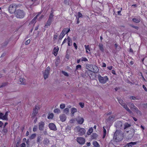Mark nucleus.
<instances>
[{"label": "nucleus", "instance_id": "f257e3e1", "mask_svg": "<svg viewBox=\"0 0 147 147\" xmlns=\"http://www.w3.org/2000/svg\"><path fill=\"white\" fill-rule=\"evenodd\" d=\"M123 134L121 130H116L114 134L113 139L116 142H118L123 140Z\"/></svg>", "mask_w": 147, "mask_h": 147}, {"label": "nucleus", "instance_id": "f03ea898", "mask_svg": "<svg viewBox=\"0 0 147 147\" xmlns=\"http://www.w3.org/2000/svg\"><path fill=\"white\" fill-rule=\"evenodd\" d=\"M14 15L17 18L22 19L25 16V13L23 10L18 9L15 12Z\"/></svg>", "mask_w": 147, "mask_h": 147}, {"label": "nucleus", "instance_id": "7ed1b4c3", "mask_svg": "<svg viewBox=\"0 0 147 147\" xmlns=\"http://www.w3.org/2000/svg\"><path fill=\"white\" fill-rule=\"evenodd\" d=\"M98 78L100 82L102 84H105L108 80V78L107 76L102 77L100 75H98Z\"/></svg>", "mask_w": 147, "mask_h": 147}, {"label": "nucleus", "instance_id": "20e7f679", "mask_svg": "<svg viewBox=\"0 0 147 147\" xmlns=\"http://www.w3.org/2000/svg\"><path fill=\"white\" fill-rule=\"evenodd\" d=\"M117 99L120 104L128 112L130 113H132L131 111L129 109L126 104L123 102V100L122 99H119L118 98Z\"/></svg>", "mask_w": 147, "mask_h": 147}, {"label": "nucleus", "instance_id": "39448f33", "mask_svg": "<svg viewBox=\"0 0 147 147\" xmlns=\"http://www.w3.org/2000/svg\"><path fill=\"white\" fill-rule=\"evenodd\" d=\"M17 6L15 4H11L9 7V12L11 13H15V12L16 11V7Z\"/></svg>", "mask_w": 147, "mask_h": 147}, {"label": "nucleus", "instance_id": "423d86ee", "mask_svg": "<svg viewBox=\"0 0 147 147\" xmlns=\"http://www.w3.org/2000/svg\"><path fill=\"white\" fill-rule=\"evenodd\" d=\"M127 133H128L127 137L128 139H131L133 136L135 132L133 129H130L129 131H127Z\"/></svg>", "mask_w": 147, "mask_h": 147}, {"label": "nucleus", "instance_id": "0eeeda50", "mask_svg": "<svg viewBox=\"0 0 147 147\" xmlns=\"http://www.w3.org/2000/svg\"><path fill=\"white\" fill-rule=\"evenodd\" d=\"M8 112L6 111L4 115L2 113H0V119L3 120H8Z\"/></svg>", "mask_w": 147, "mask_h": 147}, {"label": "nucleus", "instance_id": "6e6552de", "mask_svg": "<svg viewBox=\"0 0 147 147\" xmlns=\"http://www.w3.org/2000/svg\"><path fill=\"white\" fill-rule=\"evenodd\" d=\"M39 109V108L38 106H35V107L33 109V111L32 115V118H34L36 116L38 113V110Z\"/></svg>", "mask_w": 147, "mask_h": 147}, {"label": "nucleus", "instance_id": "1a4fd4ad", "mask_svg": "<svg viewBox=\"0 0 147 147\" xmlns=\"http://www.w3.org/2000/svg\"><path fill=\"white\" fill-rule=\"evenodd\" d=\"M50 70V67L49 66L45 69V72L43 73L44 77L45 80L48 78Z\"/></svg>", "mask_w": 147, "mask_h": 147}, {"label": "nucleus", "instance_id": "9d476101", "mask_svg": "<svg viewBox=\"0 0 147 147\" xmlns=\"http://www.w3.org/2000/svg\"><path fill=\"white\" fill-rule=\"evenodd\" d=\"M77 142L80 144H84L85 142V139L82 137H78L77 138Z\"/></svg>", "mask_w": 147, "mask_h": 147}, {"label": "nucleus", "instance_id": "9b49d317", "mask_svg": "<svg viewBox=\"0 0 147 147\" xmlns=\"http://www.w3.org/2000/svg\"><path fill=\"white\" fill-rule=\"evenodd\" d=\"M77 128L78 131L79 132V134L80 136H82L86 132V130L84 128H80V127H78Z\"/></svg>", "mask_w": 147, "mask_h": 147}, {"label": "nucleus", "instance_id": "f8f14e48", "mask_svg": "<svg viewBox=\"0 0 147 147\" xmlns=\"http://www.w3.org/2000/svg\"><path fill=\"white\" fill-rule=\"evenodd\" d=\"M45 123L42 121H40L39 123L38 128L40 131H42L44 130Z\"/></svg>", "mask_w": 147, "mask_h": 147}, {"label": "nucleus", "instance_id": "ddd939ff", "mask_svg": "<svg viewBox=\"0 0 147 147\" xmlns=\"http://www.w3.org/2000/svg\"><path fill=\"white\" fill-rule=\"evenodd\" d=\"M138 142H131L123 147H134V145L136 144Z\"/></svg>", "mask_w": 147, "mask_h": 147}, {"label": "nucleus", "instance_id": "4468645a", "mask_svg": "<svg viewBox=\"0 0 147 147\" xmlns=\"http://www.w3.org/2000/svg\"><path fill=\"white\" fill-rule=\"evenodd\" d=\"M131 105L133 107L134 109L135 110V112L137 114L140 115H142V113L141 111L139 110L133 103L131 104Z\"/></svg>", "mask_w": 147, "mask_h": 147}, {"label": "nucleus", "instance_id": "2eb2a0df", "mask_svg": "<svg viewBox=\"0 0 147 147\" xmlns=\"http://www.w3.org/2000/svg\"><path fill=\"white\" fill-rule=\"evenodd\" d=\"M49 127L51 130L53 131H56L57 130L55 125L53 123H50L49 125Z\"/></svg>", "mask_w": 147, "mask_h": 147}, {"label": "nucleus", "instance_id": "dca6fc26", "mask_svg": "<svg viewBox=\"0 0 147 147\" xmlns=\"http://www.w3.org/2000/svg\"><path fill=\"white\" fill-rule=\"evenodd\" d=\"M20 143V140L19 138H18L16 139V141H15L13 142V146L14 147H18Z\"/></svg>", "mask_w": 147, "mask_h": 147}, {"label": "nucleus", "instance_id": "f3484780", "mask_svg": "<svg viewBox=\"0 0 147 147\" xmlns=\"http://www.w3.org/2000/svg\"><path fill=\"white\" fill-rule=\"evenodd\" d=\"M54 13V11L53 9H52V10L51 11L50 13L49 17L48 20H51L52 21H53V15Z\"/></svg>", "mask_w": 147, "mask_h": 147}, {"label": "nucleus", "instance_id": "a211bd4d", "mask_svg": "<svg viewBox=\"0 0 147 147\" xmlns=\"http://www.w3.org/2000/svg\"><path fill=\"white\" fill-rule=\"evenodd\" d=\"M76 121L78 124H82L84 122V119L82 117H79L77 119Z\"/></svg>", "mask_w": 147, "mask_h": 147}, {"label": "nucleus", "instance_id": "6ab92c4d", "mask_svg": "<svg viewBox=\"0 0 147 147\" xmlns=\"http://www.w3.org/2000/svg\"><path fill=\"white\" fill-rule=\"evenodd\" d=\"M59 50V48L58 47H54L53 51V54L55 56L57 55Z\"/></svg>", "mask_w": 147, "mask_h": 147}, {"label": "nucleus", "instance_id": "aec40b11", "mask_svg": "<svg viewBox=\"0 0 147 147\" xmlns=\"http://www.w3.org/2000/svg\"><path fill=\"white\" fill-rule=\"evenodd\" d=\"M70 28H64L63 30L61 33H64V34L65 35L67 34L70 31Z\"/></svg>", "mask_w": 147, "mask_h": 147}, {"label": "nucleus", "instance_id": "412c9836", "mask_svg": "<svg viewBox=\"0 0 147 147\" xmlns=\"http://www.w3.org/2000/svg\"><path fill=\"white\" fill-rule=\"evenodd\" d=\"M53 22V21H52L48 19V20L47 21V23H46L45 26V28H47Z\"/></svg>", "mask_w": 147, "mask_h": 147}, {"label": "nucleus", "instance_id": "4be33fe9", "mask_svg": "<svg viewBox=\"0 0 147 147\" xmlns=\"http://www.w3.org/2000/svg\"><path fill=\"white\" fill-rule=\"evenodd\" d=\"M92 69L91 71L94 73H97L98 71V67L96 65H93L92 66Z\"/></svg>", "mask_w": 147, "mask_h": 147}, {"label": "nucleus", "instance_id": "5701e85b", "mask_svg": "<svg viewBox=\"0 0 147 147\" xmlns=\"http://www.w3.org/2000/svg\"><path fill=\"white\" fill-rule=\"evenodd\" d=\"M60 120L62 121H65L66 119V117L65 115L64 114H62L59 117Z\"/></svg>", "mask_w": 147, "mask_h": 147}, {"label": "nucleus", "instance_id": "b1692460", "mask_svg": "<svg viewBox=\"0 0 147 147\" xmlns=\"http://www.w3.org/2000/svg\"><path fill=\"white\" fill-rule=\"evenodd\" d=\"M67 40H68V46H70L72 45V39L69 36H68L67 38Z\"/></svg>", "mask_w": 147, "mask_h": 147}, {"label": "nucleus", "instance_id": "393cba45", "mask_svg": "<svg viewBox=\"0 0 147 147\" xmlns=\"http://www.w3.org/2000/svg\"><path fill=\"white\" fill-rule=\"evenodd\" d=\"M84 47L86 50V53H88V50L89 51H90V48L89 45H84Z\"/></svg>", "mask_w": 147, "mask_h": 147}, {"label": "nucleus", "instance_id": "a878e982", "mask_svg": "<svg viewBox=\"0 0 147 147\" xmlns=\"http://www.w3.org/2000/svg\"><path fill=\"white\" fill-rule=\"evenodd\" d=\"M93 144L95 147H100L99 144L96 141H94L93 142Z\"/></svg>", "mask_w": 147, "mask_h": 147}, {"label": "nucleus", "instance_id": "bb28decb", "mask_svg": "<svg viewBox=\"0 0 147 147\" xmlns=\"http://www.w3.org/2000/svg\"><path fill=\"white\" fill-rule=\"evenodd\" d=\"M40 14H37L32 20L31 22L33 23H35L36 22V20L37 19L38 16H39Z\"/></svg>", "mask_w": 147, "mask_h": 147}, {"label": "nucleus", "instance_id": "cd10ccee", "mask_svg": "<svg viewBox=\"0 0 147 147\" xmlns=\"http://www.w3.org/2000/svg\"><path fill=\"white\" fill-rule=\"evenodd\" d=\"M20 81L21 82L20 84L23 85L25 84V80L24 78H20Z\"/></svg>", "mask_w": 147, "mask_h": 147}, {"label": "nucleus", "instance_id": "c85d7f7f", "mask_svg": "<svg viewBox=\"0 0 147 147\" xmlns=\"http://www.w3.org/2000/svg\"><path fill=\"white\" fill-rule=\"evenodd\" d=\"M132 21L136 23H138L140 21V18H134L132 19Z\"/></svg>", "mask_w": 147, "mask_h": 147}, {"label": "nucleus", "instance_id": "c756f323", "mask_svg": "<svg viewBox=\"0 0 147 147\" xmlns=\"http://www.w3.org/2000/svg\"><path fill=\"white\" fill-rule=\"evenodd\" d=\"M93 131V129L92 127L90 128L88 130L87 132V134L88 135H90L92 132Z\"/></svg>", "mask_w": 147, "mask_h": 147}, {"label": "nucleus", "instance_id": "7c9ffc66", "mask_svg": "<svg viewBox=\"0 0 147 147\" xmlns=\"http://www.w3.org/2000/svg\"><path fill=\"white\" fill-rule=\"evenodd\" d=\"M49 141L47 138L45 139L43 141V143L45 145H47L49 143Z\"/></svg>", "mask_w": 147, "mask_h": 147}, {"label": "nucleus", "instance_id": "2f4dec72", "mask_svg": "<svg viewBox=\"0 0 147 147\" xmlns=\"http://www.w3.org/2000/svg\"><path fill=\"white\" fill-rule=\"evenodd\" d=\"M36 136V134H32L29 137V138L30 140H32L34 139Z\"/></svg>", "mask_w": 147, "mask_h": 147}, {"label": "nucleus", "instance_id": "473e14b6", "mask_svg": "<svg viewBox=\"0 0 147 147\" xmlns=\"http://www.w3.org/2000/svg\"><path fill=\"white\" fill-rule=\"evenodd\" d=\"M77 111V109L76 108H73L71 109V113L72 114H74L75 112H76Z\"/></svg>", "mask_w": 147, "mask_h": 147}, {"label": "nucleus", "instance_id": "72a5a7b5", "mask_svg": "<svg viewBox=\"0 0 147 147\" xmlns=\"http://www.w3.org/2000/svg\"><path fill=\"white\" fill-rule=\"evenodd\" d=\"M107 131L106 129L103 127V133L102 136V138H104L106 136Z\"/></svg>", "mask_w": 147, "mask_h": 147}, {"label": "nucleus", "instance_id": "f704fd0d", "mask_svg": "<svg viewBox=\"0 0 147 147\" xmlns=\"http://www.w3.org/2000/svg\"><path fill=\"white\" fill-rule=\"evenodd\" d=\"M54 116L53 114V113H51L48 115L47 117V118L48 119H52Z\"/></svg>", "mask_w": 147, "mask_h": 147}, {"label": "nucleus", "instance_id": "c9c22d12", "mask_svg": "<svg viewBox=\"0 0 147 147\" xmlns=\"http://www.w3.org/2000/svg\"><path fill=\"white\" fill-rule=\"evenodd\" d=\"M131 126V125L128 123H125L124 124V129H125L126 128Z\"/></svg>", "mask_w": 147, "mask_h": 147}, {"label": "nucleus", "instance_id": "e433bc0d", "mask_svg": "<svg viewBox=\"0 0 147 147\" xmlns=\"http://www.w3.org/2000/svg\"><path fill=\"white\" fill-rule=\"evenodd\" d=\"M82 69V66L80 65H78L76 67V70H77L78 69L81 70Z\"/></svg>", "mask_w": 147, "mask_h": 147}, {"label": "nucleus", "instance_id": "4c0bfd02", "mask_svg": "<svg viewBox=\"0 0 147 147\" xmlns=\"http://www.w3.org/2000/svg\"><path fill=\"white\" fill-rule=\"evenodd\" d=\"M99 48L100 49L101 51H103L104 48H103V45L102 44H100L99 46Z\"/></svg>", "mask_w": 147, "mask_h": 147}, {"label": "nucleus", "instance_id": "58836bf2", "mask_svg": "<svg viewBox=\"0 0 147 147\" xmlns=\"http://www.w3.org/2000/svg\"><path fill=\"white\" fill-rule=\"evenodd\" d=\"M54 112L55 113H59L60 112V110L58 109H56L54 110Z\"/></svg>", "mask_w": 147, "mask_h": 147}, {"label": "nucleus", "instance_id": "ea45409f", "mask_svg": "<svg viewBox=\"0 0 147 147\" xmlns=\"http://www.w3.org/2000/svg\"><path fill=\"white\" fill-rule=\"evenodd\" d=\"M7 129L5 127H3V129L2 130V131L5 133H6L7 132Z\"/></svg>", "mask_w": 147, "mask_h": 147}, {"label": "nucleus", "instance_id": "a19ab883", "mask_svg": "<svg viewBox=\"0 0 147 147\" xmlns=\"http://www.w3.org/2000/svg\"><path fill=\"white\" fill-rule=\"evenodd\" d=\"M37 129V126L36 125H34L33 128V131L34 132L36 131Z\"/></svg>", "mask_w": 147, "mask_h": 147}, {"label": "nucleus", "instance_id": "79ce46f5", "mask_svg": "<svg viewBox=\"0 0 147 147\" xmlns=\"http://www.w3.org/2000/svg\"><path fill=\"white\" fill-rule=\"evenodd\" d=\"M81 61H88V60L86 57H82L81 59Z\"/></svg>", "mask_w": 147, "mask_h": 147}, {"label": "nucleus", "instance_id": "37998d69", "mask_svg": "<svg viewBox=\"0 0 147 147\" xmlns=\"http://www.w3.org/2000/svg\"><path fill=\"white\" fill-rule=\"evenodd\" d=\"M7 83L6 82L3 83H2V84L0 86V88L2 87H3L6 86L7 85Z\"/></svg>", "mask_w": 147, "mask_h": 147}, {"label": "nucleus", "instance_id": "c03bdc74", "mask_svg": "<svg viewBox=\"0 0 147 147\" xmlns=\"http://www.w3.org/2000/svg\"><path fill=\"white\" fill-rule=\"evenodd\" d=\"M69 0H64V3L65 5H69Z\"/></svg>", "mask_w": 147, "mask_h": 147}, {"label": "nucleus", "instance_id": "a18cd8bd", "mask_svg": "<svg viewBox=\"0 0 147 147\" xmlns=\"http://www.w3.org/2000/svg\"><path fill=\"white\" fill-rule=\"evenodd\" d=\"M82 15L80 12H78V18H82Z\"/></svg>", "mask_w": 147, "mask_h": 147}, {"label": "nucleus", "instance_id": "49530a36", "mask_svg": "<svg viewBox=\"0 0 147 147\" xmlns=\"http://www.w3.org/2000/svg\"><path fill=\"white\" fill-rule=\"evenodd\" d=\"M65 36V35L64 34V33H61L59 36V38L61 39L63 37Z\"/></svg>", "mask_w": 147, "mask_h": 147}, {"label": "nucleus", "instance_id": "de8ad7c7", "mask_svg": "<svg viewBox=\"0 0 147 147\" xmlns=\"http://www.w3.org/2000/svg\"><path fill=\"white\" fill-rule=\"evenodd\" d=\"M65 107V105L64 104H61L60 105V108L61 109L64 108Z\"/></svg>", "mask_w": 147, "mask_h": 147}, {"label": "nucleus", "instance_id": "09e8293b", "mask_svg": "<svg viewBox=\"0 0 147 147\" xmlns=\"http://www.w3.org/2000/svg\"><path fill=\"white\" fill-rule=\"evenodd\" d=\"M41 136H39L37 137V142H40L41 140Z\"/></svg>", "mask_w": 147, "mask_h": 147}, {"label": "nucleus", "instance_id": "8fccbe9b", "mask_svg": "<svg viewBox=\"0 0 147 147\" xmlns=\"http://www.w3.org/2000/svg\"><path fill=\"white\" fill-rule=\"evenodd\" d=\"M62 73L65 76H69L68 73L65 71H62Z\"/></svg>", "mask_w": 147, "mask_h": 147}, {"label": "nucleus", "instance_id": "3c124183", "mask_svg": "<svg viewBox=\"0 0 147 147\" xmlns=\"http://www.w3.org/2000/svg\"><path fill=\"white\" fill-rule=\"evenodd\" d=\"M8 41H5L2 44V46L3 47L6 46L8 44Z\"/></svg>", "mask_w": 147, "mask_h": 147}, {"label": "nucleus", "instance_id": "603ef678", "mask_svg": "<svg viewBox=\"0 0 147 147\" xmlns=\"http://www.w3.org/2000/svg\"><path fill=\"white\" fill-rule=\"evenodd\" d=\"M130 26L137 30H138L139 29V27L138 26H135L132 25H131Z\"/></svg>", "mask_w": 147, "mask_h": 147}, {"label": "nucleus", "instance_id": "864d4df0", "mask_svg": "<svg viewBox=\"0 0 147 147\" xmlns=\"http://www.w3.org/2000/svg\"><path fill=\"white\" fill-rule=\"evenodd\" d=\"M79 104L81 108H82L84 107V104L83 103L80 102H79Z\"/></svg>", "mask_w": 147, "mask_h": 147}, {"label": "nucleus", "instance_id": "5fc2aeb1", "mask_svg": "<svg viewBox=\"0 0 147 147\" xmlns=\"http://www.w3.org/2000/svg\"><path fill=\"white\" fill-rule=\"evenodd\" d=\"M30 39H28V40H27L25 44L26 45H28L30 43Z\"/></svg>", "mask_w": 147, "mask_h": 147}, {"label": "nucleus", "instance_id": "6e6d98bb", "mask_svg": "<svg viewBox=\"0 0 147 147\" xmlns=\"http://www.w3.org/2000/svg\"><path fill=\"white\" fill-rule=\"evenodd\" d=\"M129 98L132 100H136V97L133 96H130Z\"/></svg>", "mask_w": 147, "mask_h": 147}, {"label": "nucleus", "instance_id": "4d7b16f0", "mask_svg": "<svg viewBox=\"0 0 147 147\" xmlns=\"http://www.w3.org/2000/svg\"><path fill=\"white\" fill-rule=\"evenodd\" d=\"M26 147V145L25 143H22L21 145H20V147Z\"/></svg>", "mask_w": 147, "mask_h": 147}, {"label": "nucleus", "instance_id": "13d9d810", "mask_svg": "<svg viewBox=\"0 0 147 147\" xmlns=\"http://www.w3.org/2000/svg\"><path fill=\"white\" fill-rule=\"evenodd\" d=\"M143 107L144 108H147V103H144L142 104Z\"/></svg>", "mask_w": 147, "mask_h": 147}, {"label": "nucleus", "instance_id": "bf43d9fd", "mask_svg": "<svg viewBox=\"0 0 147 147\" xmlns=\"http://www.w3.org/2000/svg\"><path fill=\"white\" fill-rule=\"evenodd\" d=\"M73 45L75 47V49H77V46L76 43L75 42L74 43Z\"/></svg>", "mask_w": 147, "mask_h": 147}, {"label": "nucleus", "instance_id": "052dcab7", "mask_svg": "<svg viewBox=\"0 0 147 147\" xmlns=\"http://www.w3.org/2000/svg\"><path fill=\"white\" fill-rule=\"evenodd\" d=\"M142 87L143 89H144L145 91L146 92L147 91V89L146 88L145 86L144 85H143L142 86Z\"/></svg>", "mask_w": 147, "mask_h": 147}, {"label": "nucleus", "instance_id": "680f3d73", "mask_svg": "<svg viewBox=\"0 0 147 147\" xmlns=\"http://www.w3.org/2000/svg\"><path fill=\"white\" fill-rule=\"evenodd\" d=\"M112 68H113V66H108V67H107V69L109 70H111L112 69Z\"/></svg>", "mask_w": 147, "mask_h": 147}, {"label": "nucleus", "instance_id": "e2e57ef3", "mask_svg": "<svg viewBox=\"0 0 147 147\" xmlns=\"http://www.w3.org/2000/svg\"><path fill=\"white\" fill-rule=\"evenodd\" d=\"M3 125V123L1 121H0V127H2Z\"/></svg>", "mask_w": 147, "mask_h": 147}, {"label": "nucleus", "instance_id": "0e129e2a", "mask_svg": "<svg viewBox=\"0 0 147 147\" xmlns=\"http://www.w3.org/2000/svg\"><path fill=\"white\" fill-rule=\"evenodd\" d=\"M57 36L56 35H54L53 36V39L54 40L56 39L57 38Z\"/></svg>", "mask_w": 147, "mask_h": 147}, {"label": "nucleus", "instance_id": "69168bd1", "mask_svg": "<svg viewBox=\"0 0 147 147\" xmlns=\"http://www.w3.org/2000/svg\"><path fill=\"white\" fill-rule=\"evenodd\" d=\"M80 22V20L79 18H77V21H76V24H79Z\"/></svg>", "mask_w": 147, "mask_h": 147}, {"label": "nucleus", "instance_id": "338daca9", "mask_svg": "<svg viewBox=\"0 0 147 147\" xmlns=\"http://www.w3.org/2000/svg\"><path fill=\"white\" fill-rule=\"evenodd\" d=\"M67 39L66 38H65V39L64 40H63V42H62V45H63V44H64L65 42H66V40H67Z\"/></svg>", "mask_w": 147, "mask_h": 147}, {"label": "nucleus", "instance_id": "774afa93", "mask_svg": "<svg viewBox=\"0 0 147 147\" xmlns=\"http://www.w3.org/2000/svg\"><path fill=\"white\" fill-rule=\"evenodd\" d=\"M106 65L105 63H102V67H106Z\"/></svg>", "mask_w": 147, "mask_h": 147}]
</instances>
